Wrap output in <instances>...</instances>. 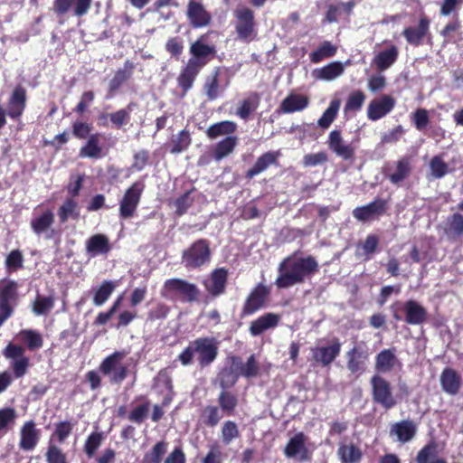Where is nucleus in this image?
<instances>
[{
	"mask_svg": "<svg viewBox=\"0 0 463 463\" xmlns=\"http://www.w3.org/2000/svg\"><path fill=\"white\" fill-rule=\"evenodd\" d=\"M211 34H218L215 31H208L200 35L194 43H191L189 53L191 57L187 62L181 68L176 81L178 87L184 96L193 88V85L199 75L200 71L217 53V48L214 44L209 43L208 39Z\"/></svg>",
	"mask_w": 463,
	"mask_h": 463,
	"instance_id": "f257e3e1",
	"label": "nucleus"
},
{
	"mask_svg": "<svg viewBox=\"0 0 463 463\" xmlns=\"http://www.w3.org/2000/svg\"><path fill=\"white\" fill-rule=\"evenodd\" d=\"M278 271L275 285L278 288H288L313 277L319 271V265L311 255L295 260L288 256L279 263Z\"/></svg>",
	"mask_w": 463,
	"mask_h": 463,
	"instance_id": "f03ea898",
	"label": "nucleus"
},
{
	"mask_svg": "<svg viewBox=\"0 0 463 463\" xmlns=\"http://www.w3.org/2000/svg\"><path fill=\"white\" fill-rule=\"evenodd\" d=\"M234 31L236 39L250 43L257 39L258 24L254 11L247 6H241L233 11Z\"/></svg>",
	"mask_w": 463,
	"mask_h": 463,
	"instance_id": "7ed1b4c3",
	"label": "nucleus"
},
{
	"mask_svg": "<svg viewBox=\"0 0 463 463\" xmlns=\"http://www.w3.org/2000/svg\"><path fill=\"white\" fill-rule=\"evenodd\" d=\"M212 259L211 241L207 239L194 241L182 252V262L187 269H198Z\"/></svg>",
	"mask_w": 463,
	"mask_h": 463,
	"instance_id": "20e7f679",
	"label": "nucleus"
},
{
	"mask_svg": "<svg viewBox=\"0 0 463 463\" xmlns=\"http://www.w3.org/2000/svg\"><path fill=\"white\" fill-rule=\"evenodd\" d=\"M199 294V288L195 284L182 279H166L161 290V296L165 298H180L187 302L196 301Z\"/></svg>",
	"mask_w": 463,
	"mask_h": 463,
	"instance_id": "39448f33",
	"label": "nucleus"
},
{
	"mask_svg": "<svg viewBox=\"0 0 463 463\" xmlns=\"http://www.w3.org/2000/svg\"><path fill=\"white\" fill-rule=\"evenodd\" d=\"M370 385L372 400L374 404L380 405L385 411H389L398 404L392 383L387 379L380 374H374L370 379Z\"/></svg>",
	"mask_w": 463,
	"mask_h": 463,
	"instance_id": "423d86ee",
	"label": "nucleus"
},
{
	"mask_svg": "<svg viewBox=\"0 0 463 463\" xmlns=\"http://www.w3.org/2000/svg\"><path fill=\"white\" fill-rule=\"evenodd\" d=\"M3 355L6 360H9L10 369L12 375L15 379L23 378L27 374L31 366L29 356L25 354V347L23 345L8 343L3 349Z\"/></svg>",
	"mask_w": 463,
	"mask_h": 463,
	"instance_id": "0eeeda50",
	"label": "nucleus"
},
{
	"mask_svg": "<svg viewBox=\"0 0 463 463\" xmlns=\"http://www.w3.org/2000/svg\"><path fill=\"white\" fill-rule=\"evenodd\" d=\"M18 303V283L14 280L0 282V327L13 317Z\"/></svg>",
	"mask_w": 463,
	"mask_h": 463,
	"instance_id": "6e6552de",
	"label": "nucleus"
},
{
	"mask_svg": "<svg viewBox=\"0 0 463 463\" xmlns=\"http://www.w3.org/2000/svg\"><path fill=\"white\" fill-rule=\"evenodd\" d=\"M125 356V352L116 351L104 358L99 364V372L104 375H109L111 383H120L128 377V367L120 364Z\"/></svg>",
	"mask_w": 463,
	"mask_h": 463,
	"instance_id": "1a4fd4ad",
	"label": "nucleus"
},
{
	"mask_svg": "<svg viewBox=\"0 0 463 463\" xmlns=\"http://www.w3.org/2000/svg\"><path fill=\"white\" fill-rule=\"evenodd\" d=\"M270 288L258 283L247 296L241 308V317L251 316L268 306Z\"/></svg>",
	"mask_w": 463,
	"mask_h": 463,
	"instance_id": "9d476101",
	"label": "nucleus"
},
{
	"mask_svg": "<svg viewBox=\"0 0 463 463\" xmlns=\"http://www.w3.org/2000/svg\"><path fill=\"white\" fill-rule=\"evenodd\" d=\"M145 184L142 182H135L128 187L119 202V217L127 220L134 216L140 203Z\"/></svg>",
	"mask_w": 463,
	"mask_h": 463,
	"instance_id": "9b49d317",
	"label": "nucleus"
},
{
	"mask_svg": "<svg viewBox=\"0 0 463 463\" xmlns=\"http://www.w3.org/2000/svg\"><path fill=\"white\" fill-rule=\"evenodd\" d=\"M387 200L376 197L373 201L365 205L355 207L353 210L352 214L358 222H369L378 220L387 213Z\"/></svg>",
	"mask_w": 463,
	"mask_h": 463,
	"instance_id": "f8f14e48",
	"label": "nucleus"
},
{
	"mask_svg": "<svg viewBox=\"0 0 463 463\" xmlns=\"http://www.w3.org/2000/svg\"><path fill=\"white\" fill-rule=\"evenodd\" d=\"M327 146L332 153L344 161L352 162L355 158V146L353 143L345 141L339 129H334L329 133Z\"/></svg>",
	"mask_w": 463,
	"mask_h": 463,
	"instance_id": "ddd939ff",
	"label": "nucleus"
},
{
	"mask_svg": "<svg viewBox=\"0 0 463 463\" xmlns=\"http://www.w3.org/2000/svg\"><path fill=\"white\" fill-rule=\"evenodd\" d=\"M341 346L337 337H334L326 346H315L311 348L312 361L323 367H327L340 354Z\"/></svg>",
	"mask_w": 463,
	"mask_h": 463,
	"instance_id": "4468645a",
	"label": "nucleus"
},
{
	"mask_svg": "<svg viewBox=\"0 0 463 463\" xmlns=\"http://www.w3.org/2000/svg\"><path fill=\"white\" fill-rule=\"evenodd\" d=\"M307 436L304 432H298L289 439L284 448V455L288 458H296L299 462L309 461L311 457L306 445Z\"/></svg>",
	"mask_w": 463,
	"mask_h": 463,
	"instance_id": "2eb2a0df",
	"label": "nucleus"
},
{
	"mask_svg": "<svg viewBox=\"0 0 463 463\" xmlns=\"http://www.w3.org/2000/svg\"><path fill=\"white\" fill-rule=\"evenodd\" d=\"M395 99L388 94H383L379 98L370 101L367 107V118L372 121H377L389 114L395 107Z\"/></svg>",
	"mask_w": 463,
	"mask_h": 463,
	"instance_id": "dca6fc26",
	"label": "nucleus"
},
{
	"mask_svg": "<svg viewBox=\"0 0 463 463\" xmlns=\"http://www.w3.org/2000/svg\"><path fill=\"white\" fill-rule=\"evenodd\" d=\"M200 343V357H197V364L203 369L210 366L217 358L219 354V341L215 337H198Z\"/></svg>",
	"mask_w": 463,
	"mask_h": 463,
	"instance_id": "f3484780",
	"label": "nucleus"
},
{
	"mask_svg": "<svg viewBox=\"0 0 463 463\" xmlns=\"http://www.w3.org/2000/svg\"><path fill=\"white\" fill-rule=\"evenodd\" d=\"M26 102V90L22 85L15 86L7 101L5 110L7 116L14 120H18L25 110Z\"/></svg>",
	"mask_w": 463,
	"mask_h": 463,
	"instance_id": "a211bd4d",
	"label": "nucleus"
},
{
	"mask_svg": "<svg viewBox=\"0 0 463 463\" xmlns=\"http://www.w3.org/2000/svg\"><path fill=\"white\" fill-rule=\"evenodd\" d=\"M92 0H53V11L61 16L72 10L73 15L81 17L89 12Z\"/></svg>",
	"mask_w": 463,
	"mask_h": 463,
	"instance_id": "6ab92c4d",
	"label": "nucleus"
},
{
	"mask_svg": "<svg viewBox=\"0 0 463 463\" xmlns=\"http://www.w3.org/2000/svg\"><path fill=\"white\" fill-rule=\"evenodd\" d=\"M430 20L426 15H421L417 26H409L402 31V35L407 43L418 47L423 43L424 38L430 34Z\"/></svg>",
	"mask_w": 463,
	"mask_h": 463,
	"instance_id": "aec40b11",
	"label": "nucleus"
},
{
	"mask_svg": "<svg viewBox=\"0 0 463 463\" xmlns=\"http://www.w3.org/2000/svg\"><path fill=\"white\" fill-rule=\"evenodd\" d=\"M346 359L348 371L359 376L365 372L369 353L365 348L355 345L346 352Z\"/></svg>",
	"mask_w": 463,
	"mask_h": 463,
	"instance_id": "412c9836",
	"label": "nucleus"
},
{
	"mask_svg": "<svg viewBox=\"0 0 463 463\" xmlns=\"http://www.w3.org/2000/svg\"><path fill=\"white\" fill-rule=\"evenodd\" d=\"M402 309L404 313L403 321L408 325L419 326L428 320L427 309L414 299L405 301Z\"/></svg>",
	"mask_w": 463,
	"mask_h": 463,
	"instance_id": "4be33fe9",
	"label": "nucleus"
},
{
	"mask_svg": "<svg viewBox=\"0 0 463 463\" xmlns=\"http://www.w3.org/2000/svg\"><path fill=\"white\" fill-rule=\"evenodd\" d=\"M186 16L194 28H203L210 25L212 14L205 9L202 3L190 0L187 5Z\"/></svg>",
	"mask_w": 463,
	"mask_h": 463,
	"instance_id": "5701e85b",
	"label": "nucleus"
},
{
	"mask_svg": "<svg viewBox=\"0 0 463 463\" xmlns=\"http://www.w3.org/2000/svg\"><path fill=\"white\" fill-rule=\"evenodd\" d=\"M411 173V158L409 156H402L395 162V167L387 165L384 168L385 177L395 185H399L402 182L407 179Z\"/></svg>",
	"mask_w": 463,
	"mask_h": 463,
	"instance_id": "b1692460",
	"label": "nucleus"
},
{
	"mask_svg": "<svg viewBox=\"0 0 463 463\" xmlns=\"http://www.w3.org/2000/svg\"><path fill=\"white\" fill-rule=\"evenodd\" d=\"M228 269L218 268L212 271L209 280L204 283L206 291L213 298H217L225 293L228 281Z\"/></svg>",
	"mask_w": 463,
	"mask_h": 463,
	"instance_id": "393cba45",
	"label": "nucleus"
},
{
	"mask_svg": "<svg viewBox=\"0 0 463 463\" xmlns=\"http://www.w3.org/2000/svg\"><path fill=\"white\" fill-rule=\"evenodd\" d=\"M281 153L279 150L268 151L260 156L254 165L245 173L247 179H252L256 175L265 172L271 165H279V158Z\"/></svg>",
	"mask_w": 463,
	"mask_h": 463,
	"instance_id": "a878e982",
	"label": "nucleus"
},
{
	"mask_svg": "<svg viewBox=\"0 0 463 463\" xmlns=\"http://www.w3.org/2000/svg\"><path fill=\"white\" fill-rule=\"evenodd\" d=\"M222 72V68L215 67L204 80L203 90L208 100L217 99L229 85V81L223 86L221 84L220 77Z\"/></svg>",
	"mask_w": 463,
	"mask_h": 463,
	"instance_id": "bb28decb",
	"label": "nucleus"
},
{
	"mask_svg": "<svg viewBox=\"0 0 463 463\" xmlns=\"http://www.w3.org/2000/svg\"><path fill=\"white\" fill-rule=\"evenodd\" d=\"M439 383L445 393L456 396L461 389L462 377L454 368L445 367L440 373Z\"/></svg>",
	"mask_w": 463,
	"mask_h": 463,
	"instance_id": "cd10ccee",
	"label": "nucleus"
},
{
	"mask_svg": "<svg viewBox=\"0 0 463 463\" xmlns=\"http://www.w3.org/2000/svg\"><path fill=\"white\" fill-rule=\"evenodd\" d=\"M440 227L443 234L449 241H458L463 238V213L456 212L449 214Z\"/></svg>",
	"mask_w": 463,
	"mask_h": 463,
	"instance_id": "c85d7f7f",
	"label": "nucleus"
},
{
	"mask_svg": "<svg viewBox=\"0 0 463 463\" xmlns=\"http://www.w3.org/2000/svg\"><path fill=\"white\" fill-rule=\"evenodd\" d=\"M280 321V316L269 312L252 320L249 326V332L252 336H259L264 332L277 327Z\"/></svg>",
	"mask_w": 463,
	"mask_h": 463,
	"instance_id": "c756f323",
	"label": "nucleus"
},
{
	"mask_svg": "<svg viewBox=\"0 0 463 463\" xmlns=\"http://www.w3.org/2000/svg\"><path fill=\"white\" fill-rule=\"evenodd\" d=\"M40 436L41 431L36 429V425L33 420L24 422L20 431V449L25 451L34 449L39 442Z\"/></svg>",
	"mask_w": 463,
	"mask_h": 463,
	"instance_id": "7c9ffc66",
	"label": "nucleus"
},
{
	"mask_svg": "<svg viewBox=\"0 0 463 463\" xmlns=\"http://www.w3.org/2000/svg\"><path fill=\"white\" fill-rule=\"evenodd\" d=\"M134 107L135 103L130 102L126 108L120 109L115 112L109 114L102 113L99 116V124L101 126H106L107 118H109L112 126L118 129H120L130 122L131 112Z\"/></svg>",
	"mask_w": 463,
	"mask_h": 463,
	"instance_id": "2f4dec72",
	"label": "nucleus"
},
{
	"mask_svg": "<svg viewBox=\"0 0 463 463\" xmlns=\"http://www.w3.org/2000/svg\"><path fill=\"white\" fill-rule=\"evenodd\" d=\"M230 361L231 366L222 369L218 374L219 384L222 390H228L233 387L241 377L237 368V365L240 364V356L232 355L230 357Z\"/></svg>",
	"mask_w": 463,
	"mask_h": 463,
	"instance_id": "473e14b6",
	"label": "nucleus"
},
{
	"mask_svg": "<svg viewBox=\"0 0 463 463\" xmlns=\"http://www.w3.org/2000/svg\"><path fill=\"white\" fill-rule=\"evenodd\" d=\"M86 251L91 258L107 255L111 250L109 239L103 233L90 236L85 242Z\"/></svg>",
	"mask_w": 463,
	"mask_h": 463,
	"instance_id": "72a5a7b5",
	"label": "nucleus"
},
{
	"mask_svg": "<svg viewBox=\"0 0 463 463\" xmlns=\"http://www.w3.org/2000/svg\"><path fill=\"white\" fill-rule=\"evenodd\" d=\"M135 64L129 60H126L124 67L118 69L113 78L110 80L108 88V96L112 97L115 93L127 82L133 75L135 70Z\"/></svg>",
	"mask_w": 463,
	"mask_h": 463,
	"instance_id": "f704fd0d",
	"label": "nucleus"
},
{
	"mask_svg": "<svg viewBox=\"0 0 463 463\" xmlns=\"http://www.w3.org/2000/svg\"><path fill=\"white\" fill-rule=\"evenodd\" d=\"M391 434H394L402 443L411 440L417 432L416 424L411 420H403L392 425Z\"/></svg>",
	"mask_w": 463,
	"mask_h": 463,
	"instance_id": "c9c22d12",
	"label": "nucleus"
},
{
	"mask_svg": "<svg viewBox=\"0 0 463 463\" xmlns=\"http://www.w3.org/2000/svg\"><path fill=\"white\" fill-rule=\"evenodd\" d=\"M399 361L394 348L383 349L375 356V370L377 373H386L392 371Z\"/></svg>",
	"mask_w": 463,
	"mask_h": 463,
	"instance_id": "e433bc0d",
	"label": "nucleus"
},
{
	"mask_svg": "<svg viewBox=\"0 0 463 463\" xmlns=\"http://www.w3.org/2000/svg\"><path fill=\"white\" fill-rule=\"evenodd\" d=\"M309 99L301 94H289L280 103L279 110L282 113L289 114L297 111H302L307 108Z\"/></svg>",
	"mask_w": 463,
	"mask_h": 463,
	"instance_id": "4c0bfd02",
	"label": "nucleus"
},
{
	"mask_svg": "<svg viewBox=\"0 0 463 463\" xmlns=\"http://www.w3.org/2000/svg\"><path fill=\"white\" fill-rule=\"evenodd\" d=\"M17 337L31 352L37 351L43 346V337L37 330L22 329L17 334Z\"/></svg>",
	"mask_w": 463,
	"mask_h": 463,
	"instance_id": "58836bf2",
	"label": "nucleus"
},
{
	"mask_svg": "<svg viewBox=\"0 0 463 463\" xmlns=\"http://www.w3.org/2000/svg\"><path fill=\"white\" fill-rule=\"evenodd\" d=\"M344 71L345 67L341 61H332L320 69H316L313 76L317 80L330 81L341 76Z\"/></svg>",
	"mask_w": 463,
	"mask_h": 463,
	"instance_id": "ea45409f",
	"label": "nucleus"
},
{
	"mask_svg": "<svg viewBox=\"0 0 463 463\" xmlns=\"http://www.w3.org/2000/svg\"><path fill=\"white\" fill-rule=\"evenodd\" d=\"M399 51L395 45H392L390 48L385 49L378 52L373 62L376 68L383 71L389 69L398 59Z\"/></svg>",
	"mask_w": 463,
	"mask_h": 463,
	"instance_id": "a19ab883",
	"label": "nucleus"
},
{
	"mask_svg": "<svg viewBox=\"0 0 463 463\" xmlns=\"http://www.w3.org/2000/svg\"><path fill=\"white\" fill-rule=\"evenodd\" d=\"M260 103V95L256 91L250 92L248 97L240 102L237 108L236 115L244 120H247L251 113H253Z\"/></svg>",
	"mask_w": 463,
	"mask_h": 463,
	"instance_id": "79ce46f5",
	"label": "nucleus"
},
{
	"mask_svg": "<svg viewBox=\"0 0 463 463\" xmlns=\"http://www.w3.org/2000/svg\"><path fill=\"white\" fill-rule=\"evenodd\" d=\"M438 444L432 440L423 446L415 458L416 463H447L443 458H438Z\"/></svg>",
	"mask_w": 463,
	"mask_h": 463,
	"instance_id": "37998d69",
	"label": "nucleus"
},
{
	"mask_svg": "<svg viewBox=\"0 0 463 463\" xmlns=\"http://www.w3.org/2000/svg\"><path fill=\"white\" fill-rule=\"evenodd\" d=\"M218 407L225 416H233L239 404L238 396L228 391L222 390L217 398Z\"/></svg>",
	"mask_w": 463,
	"mask_h": 463,
	"instance_id": "c03bdc74",
	"label": "nucleus"
},
{
	"mask_svg": "<svg viewBox=\"0 0 463 463\" xmlns=\"http://www.w3.org/2000/svg\"><path fill=\"white\" fill-rule=\"evenodd\" d=\"M337 455L342 463H359L363 458L361 449L354 443H341L337 449Z\"/></svg>",
	"mask_w": 463,
	"mask_h": 463,
	"instance_id": "a18cd8bd",
	"label": "nucleus"
},
{
	"mask_svg": "<svg viewBox=\"0 0 463 463\" xmlns=\"http://www.w3.org/2000/svg\"><path fill=\"white\" fill-rule=\"evenodd\" d=\"M200 357V343L198 337L190 341L183 351L177 355L178 361L183 366H190Z\"/></svg>",
	"mask_w": 463,
	"mask_h": 463,
	"instance_id": "49530a36",
	"label": "nucleus"
},
{
	"mask_svg": "<svg viewBox=\"0 0 463 463\" xmlns=\"http://www.w3.org/2000/svg\"><path fill=\"white\" fill-rule=\"evenodd\" d=\"M224 414L217 405H206L203 408L200 414L202 424L208 428L216 427Z\"/></svg>",
	"mask_w": 463,
	"mask_h": 463,
	"instance_id": "de8ad7c7",
	"label": "nucleus"
},
{
	"mask_svg": "<svg viewBox=\"0 0 463 463\" xmlns=\"http://www.w3.org/2000/svg\"><path fill=\"white\" fill-rule=\"evenodd\" d=\"M168 443L165 439L156 442L151 449L146 451L140 463H162L164 456L167 452Z\"/></svg>",
	"mask_w": 463,
	"mask_h": 463,
	"instance_id": "09e8293b",
	"label": "nucleus"
},
{
	"mask_svg": "<svg viewBox=\"0 0 463 463\" xmlns=\"http://www.w3.org/2000/svg\"><path fill=\"white\" fill-rule=\"evenodd\" d=\"M238 144V137L235 136H228L220 142H218L213 149V155L216 161H221L222 158L229 156L233 152Z\"/></svg>",
	"mask_w": 463,
	"mask_h": 463,
	"instance_id": "8fccbe9b",
	"label": "nucleus"
},
{
	"mask_svg": "<svg viewBox=\"0 0 463 463\" xmlns=\"http://www.w3.org/2000/svg\"><path fill=\"white\" fill-rule=\"evenodd\" d=\"M102 147L99 145V135L91 134L84 146L80 149V157L99 158L101 157Z\"/></svg>",
	"mask_w": 463,
	"mask_h": 463,
	"instance_id": "3c124183",
	"label": "nucleus"
},
{
	"mask_svg": "<svg viewBox=\"0 0 463 463\" xmlns=\"http://www.w3.org/2000/svg\"><path fill=\"white\" fill-rule=\"evenodd\" d=\"M237 129V125L233 121L224 120L211 125L206 129V135L210 139H215L222 135L231 136Z\"/></svg>",
	"mask_w": 463,
	"mask_h": 463,
	"instance_id": "603ef678",
	"label": "nucleus"
},
{
	"mask_svg": "<svg viewBox=\"0 0 463 463\" xmlns=\"http://www.w3.org/2000/svg\"><path fill=\"white\" fill-rule=\"evenodd\" d=\"M61 223H65L69 218L77 220L80 217L78 203L73 198H67L58 209Z\"/></svg>",
	"mask_w": 463,
	"mask_h": 463,
	"instance_id": "864d4df0",
	"label": "nucleus"
},
{
	"mask_svg": "<svg viewBox=\"0 0 463 463\" xmlns=\"http://www.w3.org/2000/svg\"><path fill=\"white\" fill-rule=\"evenodd\" d=\"M336 52L337 46L329 41H325L309 54V58L313 63H319L325 59L335 56Z\"/></svg>",
	"mask_w": 463,
	"mask_h": 463,
	"instance_id": "5fc2aeb1",
	"label": "nucleus"
},
{
	"mask_svg": "<svg viewBox=\"0 0 463 463\" xmlns=\"http://www.w3.org/2000/svg\"><path fill=\"white\" fill-rule=\"evenodd\" d=\"M54 222V214L51 210H46L40 216L31 220V228L34 233L40 235L46 232Z\"/></svg>",
	"mask_w": 463,
	"mask_h": 463,
	"instance_id": "6e6d98bb",
	"label": "nucleus"
},
{
	"mask_svg": "<svg viewBox=\"0 0 463 463\" xmlns=\"http://www.w3.org/2000/svg\"><path fill=\"white\" fill-rule=\"evenodd\" d=\"M341 101L338 99L331 100L328 108L324 111L321 118L317 120V125L322 129H327L337 117Z\"/></svg>",
	"mask_w": 463,
	"mask_h": 463,
	"instance_id": "4d7b16f0",
	"label": "nucleus"
},
{
	"mask_svg": "<svg viewBox=\"0 0 463 463\" xmlns=\"http://www.w3.org/2000/svg\"><path fill=\"white\" fill-rule=\"evenodd\" d=\"M117 285L111 280H104L101 285L96 289L93 296V304L100 307L107 302L114 292Z\"/></svg>",
	"mask_w": 463,
	"mask_h": 463,
	"instance_id": "13d9d810",
	"label": "nucleus"
},
{
	"mask_svg": "<svg viewBox=\"0 0 463 463\" xmlns=\"http://www.w3.org/2000/svg\"><path fill=\"white\" fill-rule=\"evenodd\" d=\"M105 439L104 433L101 431H92L86 439L83 451L89 458H91L96 454L99 448L101 446Z\"/></svg>",
	"mask_w": 463,
	"mask_h": 463,
	"instance_id": "bf43d9fd",
	"label": "nucleus"
},
{
	"mask_svg": "<svg viewBox=\"0 0 463 463\" xmlns=\"http://www.w3.org/2000/svg\"><path fill=\"white\" fill-rule=\"evenodd\" d=\"M241 376L245 378H254L260 373V364L254 354H251L246 363H242L240 357V364L237 365Z\"/></svg>",
	"mask_w": 463,
	"mask_h": 463,
	"instance_id": "052dcab7",
	"label": "nucleus"
},
{
	"mask_svg": "<svg viewBox=\"0 0 463 463\" xmlns=\"http://www.w3.org/2000/svg\"><path fill=\"white\" fill-rule=\"evenodd\" d=\"M54 302L52 296L38 295L33 303L32 310L37 316L46 315L53 308Z\"/></svg>",
	"mask_w": 463,
	"mask_h": 463,
	"instance_id": "680f3d73",
	"label": "nucleus"
},
{
	"mask_svg": "<svg viewBox=\"0 0 463 463\" xmlns=\"http://www.w3.org/2000/svg\"><path fill=\"white\" fill-rule=\"evenodd\" d=\"M366 99V95L360 90L352 91L347 97L344 110L345 113L361 110Z\"/></svg>",
	"mask_w": 463,
	"mask_h": 463,
	"instance_id": "e2e57ef3",
	"label": "nucleus"
},
{
	"mask_svg": "<svg viewBox=\"0 0 463 463\" xmlns=\"http://www.w3.org/2000/svg\"><path fill=\"white\" fill-rule=\"evenodd\" d=\"M430 173L432 178L441 179L449 173L448 164L442 159V156H434L430 161Z\"/></svg>",
	"mask_w": 463,
	"mask_h": 463,
	"instance_id": "0e129e2a",
	"label": "nucleus"
},
{
	"mask_svg": "<svg viewBox=\"0 0 463 463\" xmlns=\"http://www.w3.org/2000/svg\"><path fill=\"white\" fill-rule=\"evenodd\" d=\"M192 143L190 132L187 129L181 130L175 137L172 138V154H179L186 150Z\"/></svg>",
	"mask_w": 463,
	"mask_h": 463,
	"instance_id": "69168bd1",
	"label": "nucleus"
},
{
	"mask_svg": "<svg viewBox=\"0 0 463 463\" xmlns=\"http://www.w3.org/2000/svg\"><path fill=\"white\" fill-rule=\"evenodd\" d=\"M241 436L238 425L235 421L228 420L223 422L221 428L222 442L224 445H229L235 439Z\"/></svg>",
	"mask_w": 463,
	"mask_h": 463,
	"instance_id": "338daca9",
	"label": "nucleus"
},
{
	"mask_svg": "<svg viewBox=\"0 0 463 463\" xmlns=\"http://www.w3.org/2000/svg\"><path fill=\"white\" fill-rule=\"evenodd\" d=\"M411 122L420 132H425L430 124L429 111L426 109L419 108L411 116Z\"/></svg>",
	"mask_w": 463,
	"mask_h": 463,
	"instance_id": "774afa93",
	"label": "nucleus"
}]
</instances>
